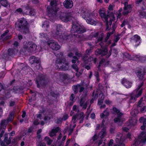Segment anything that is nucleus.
Returning a JSON list of instances; mask_svg holds the SVG:
<instances>
[{"label":"nucleus","instance_id":"nucleus-1","mask_svg":"<svg viewBox=\"0 0 146 146\" xmlns=\"http://www.w3.org/2000/svg\"><path fill=\"white\" fill-rule=\"evenodd\" d=\"M52 0H48L51 1L50 5L47 8V12L48 16L50 19L53 20L58 17L59 16L60 18L63 21L67 22L69 21L71 18L70 16V14H66L64 13H61L58 15L57 12L59 9L57 7L56 4L57 2L56 1H51Z\"/></svg>","mask_w":146,"mask_h":146},{"label":"nucleus","instance_id":"nucleus-2","mask_svg":"<svg viewBox=\"0 0 146 146\" xmlns=\"http://www.w3.org/2000/svg\"><path fill=\"white\" fill-rule=\"evenodd\" d=\"M105 9L104 8H103L99 10V13L101 17L103 18L106 23V30L108 31L110 29V27H109V23L110 26L112 23V21H114L116 22L117 19H115L114 17V15L111 13L109 16H106L105 14Z\"/></svg>","mask_w":146,"mask_h":146},{"label":"nucleus","instance_id":"nucleus-3","mask_svg":"<svg viewBox=\"0 0 146 146\" xmlns=\"http://www.w3.org/2000/svg\"><path fill=\"white\" fill-rule=\"evenodd\" d=\"M81 15L82 17L86 20L88 23L94 25H96L97 22L92 19V18H95L94 15L90 13L89 11L86 9H83L81 11Z\"/></svg>","mask_w":146,"mask_h":146},{"label":"nucleus","instance_id":"nucleus-4","mask_svg":"<svg viewBox=\"0 0 146 146\" xmlns=\"http://www.w3.org/2000/svg\"><path fill=\"white\" fill-rule=\"evenodd\" d=\"M143 84V83L142 82L136 90H134L131 94L129 101V103L135 102L136 101V99L141 95L143 89L141 87Z\"/></svg>","mask_w":146,"mask_h":146},{"label":"nucleus","instance_id":"nucleus-5","mask_svg":"<svg viewBox=\"0 0 146 146\" xmlns=\"http://www.w3.org/2000/svg\"><path fill=\"white\" fill-rule=\"evenodd\" d=\"M56 65L57 68L61 70H67L69 69L68 64L64 59L58 58L56 61Z\"/></svg>","mask_w":146,"mask_h":146},{"label":"nucleus","instance_id":"nucleus-6","mask_svg":"<svg viewBox=\"0 0 146 146\" xmlns=\"http://www.w3.org/2000/svg\"><path fill=\"white\" fill-rule=\"evenodd\" d=\"M85 31V29L83 26L80 25L77 23L76 24L74 23H73L71 30V33H82Z\"/></svg>","mask_w":146,"mask_h":146},{"label":"nucleus","instance_id":"nucleus-7","mask_svg":"<svg viewBox=\"0 0 146 146\" xmlns=\"http://www.w3.org/2000/svg\"><path fill=\"white\" fill-rule=\"evenodd\" d=\"M36 45L34 43L29 42L26 43L24 48L28 52L35 51L36 50Z\"/></svg>","mask_w":146,"mask_h":146},{"label":"nucleus","instance_id":"nucleus-8","mask_svg":"<svg viewBox=\"0 0 146 146\" xmlns=\"http://www.w3.org/2000/svg\"><path fill=\"white\" fill-rule=\"evenodd\" d=\"M143 143L146 142V134L145 133H141L139 137L135 140L134 143L131 146H140V142Z\"/></svg>","mask_w":146,"mask_h":146},{"label":"nucleus","instance_id":"nucleus-9","mask_svg":"<svg viewBox=\"0 0 146 146\" xmlns=\"http://www.w3.org/2000/svg\"><path fill=\"white\" fill-rule=\"evenodd\" d=\"M27 25V21L24 19H19L16 23L15 27L18 29H25Z\"/></svg>","mask_w":146,"mask_h":146},{"label":"nucleus","instance_id":"nucleus-10","mask_svg":"<svg viewBox=\"0 0 146 146\" xmlns=\"http://www.w3.org/2000/svg\"><path fill=\"white\" fill-rule=\"evenodd\" d=\"M113 111L112 112L113 113L115 114H117V117L114 119V122H115L118 123L122 122L123 121L121 119V117L122 115V113L115 108H113Z\"/></svg>","mask_w":146,"mask_h":146},{"label":"nucleus","instance_id":"nucleus-11","mask_svg":"<svg viewBox=\"0 0 146 146\" xmlns=\"http://www.w3.org/2000/svg\"><path fill=\"white\" fill-rule=\"evenodd\" d=\"M14 112H12L10 114L7 120H4L2 121L1 123V127L4 129L6 128V126L8 123V121H11L14 118Z\"/></svg>","mask_w":146,"mask_h":146},{"label":"nucleus","instance_id":"nucleus-12","mask_svg":"<svg viewBox=\"0 0 146 146\" xmlns=\"http://www.w3.org/2000/svg\"><path fill=\"white\" fill-rule=\"evenodd\" d=\"M89 103V100L86 96H84L81 98L80 102V106H83V108L85 109L86 108L87 106Z\"/></svg>","mask_w":146,"mask_h":146},{"label":"nucleus","instance_id":"nucleus-13","mask_svg":"<svg viewBox=\"0 0 146 146\" xmlns=\"http://www.w3.org/2000/svg\"><path fill=\"white\" fill-rule=\"evenodd\" d=\"M106 134V132L104 129L102 130L99 133L98 136L96 135H95L93 137L92 139L93 141L95 142L96 140L99 139L100 137L101 139L104 137Z\"/></svg>","mask_w":146,"mask_h":146},{"label":"nucleus","instance_id":"nucleus-14","mask_svg":"<svg viewBox=\"0 0 146 146\" xmlns=\"http://www.w3.org/2000/svg\"><path fill=\"white\" fill-rule=\"evenodd\" d=\"M130 41L133 44L135 43V45L138 46L140 43V37L137 35H135L132 36L131 38Z\"/></svg>","mask_w":146,"mask_h":146},{"label":"nucleus","instance_id":"nucleus-15","mask_svg":"<svg viewBox=\"0 0 146 146\" xmlns=\"http://www.w3.org/2000/svg\"><path fill=\"white\" fill-rule=\"evenodd\" d=\"M122 137V134L121 133H119L117 135L116 137L115 141L119 145L115 146H125L124 144L122 143L123 140Z\"/></svg>","mask_w":146,"mask_h":146},{"label":"nucleus","instance_id":"nucleus-16","mask_svg":"<svg viewBox=\"0 0 146 146\" xmlns=\"http://www.w3.org/2000/svg\"><path fill=\"white\" fill-rule=\"evenodd\" d=\"M48 44L54 50H58L60 48V45H59L56 42L53 41H52L50 43L48 42Z\"/></svg>","mask_w":146,"mask_h":146},{"label":"nucleus","instance_id":"nucleus-17","mask_svg":"<svg viewBox=\"0 0 146 146\" xmlns=\"http://www.w3.org/2000/svg\"><path fill=\"white\" fill-rule=\"evenodd\" d=\"M127 3L125 2L124 4L125 6L124 8L123 11V14L124 15H127L131 11V5H127Z\"/></svg>","mask_w":146,"mask_h":146},{"label":"nucleus","instance_id":"nucleus-18","mask_svg":"<svg viewBox=\"0 0 146 146\" xmlns=\"http://www.w3.org/2000/svg\"><path fill=\"white\" fill-rule=\"evenodd\" d=\"M121 82L122 84L127 88H129L132 86V82L125 78H123L122 79Z\"/></svg>","mask_w":146,"mask_h":146},{"label":"nucleus","instance_id":"nucleus-19","mask_svg":"<svg viewBox=\"0 0 146 146\" xmlns=\"http://www.w3.org/2000/svg\"><path fill=\"white\" fill-rule=\"evenodd\" d=\"M53 35V36L56 37L59 40L60 39L61 40V39L63 40L64 39L63 36L62 35V33L61 31H56V32H54Z\"/></svg>","mask_w":146,"mask_h":146},{"label":"nucleus","instance_id":"nucleus-20","mask_svg":"<svg viewBox=\"0 0 146 146\" xmlns=\"http://www.w3.org/2000/svg\"><path fill=\"white\" fill-rule=\"evenodd\" d=\"M64 6L67 8H70L73 6L72 0H66L63 3Z\"/></svg>","mask_w":146,"mask_h":146},{"label":"nucleus","instance_id":"nucleus-21","mask_svg":"<svg viewBox=\"0 0 146 146\" xmlns=\"http://www.w3.org/2000/svg\"><path fill=\"white\" fill-rule=\"evenodd\" d=\"M26 11L24 9H23V11L26 14H28L29 13L30 15H33L35 14V10L33 9H30L29 7H26Z\"/></svg>","mask_w":146,"mask_h":146},{"label":"nucleus","instance_id":"nucleus-22","mask_svg":"<svg viewBox=\"0 0 146 146\" xmlns=\"http://www.w3.org/2000/svg\"><path fill=\"white\" fill-rule=\"evenodd\" d=\"M143 100V98H141L137 106L138 107H141L140 109L141 111L143 112H144L146 111V107L143 106V103L142 102Z\"/></svg>","mask_w":146,"mask_h":146},{"label":"nucleus","instance_id":"nucleus-23","mask_svg":"<svg viewBox=\"0 0 146 146\" xmlns=\"http://www.w3.org/2000/svg\"><path fill=\"white\" fill-rule=\"evenodd\" d=\"M108 51V50L107 48H105L103 51L101 49H97L96 51L95 54L97 55L101 54L102 55H104L107 54Z\"/></svg>","mask_w":146,"mask_h":146},{"label":"nucleus","instance_id":"nucleus-24","mask_svg":"<svg viewBox=\"0 0 146 146\" xmlns=\"http://www.w3.org/2000/svg\"><path fill=\"white\" fill-rule=\"evenodd\" d=\"M29 61L32 64L38 63L40 62V59L39 58L32 56L30 58Z\"/></svg>","mask_w":146,"mask_h":146},{"label":"nucleus","instance_id":"nucleus-25","mask_svg":"<svg viewBox=\"0 0 146 146\" xmlns=\"http://www.w3.org/2000/svg\"><path fill=\"white\" fill-rule=\"evenodd\" d=\"M145 73L144 68H142L141 70L137 71L136 72L137 74L140 79H142L144 74Z\"/></svg>","mask_w":146,"mask_h":146},{"label":"nucleus","instance_id":"nucleus-26","mask_svg":"<svg viewBox=\"0 0 146 146\" xmlns=\"http://www.w3.org/2000/svg\"><path fill=\"white\" fill-rule=\"evenodd\" d=\"M139 121L140 122L143 123V125L141 127V129L142 130L144 129L146 126V116L145 117H141Z\"/></svg>","mask_w":146,"mask_h":146},{"label":"nucleus","instance_id":"nucleus-27","mask_svg":"<svg viewBox=\"0 0 146 146\" xmlns=\"http://www.w3.org/2000/svg\"><path fill=\"white\" fill-rule=\"evenodd\" d=\"M58 130L59 128L58 127L52 129L51 132L50 133V136L51 137H52L55 136L56 133L58 132Z\"/></svg>","mask_w":146,"mask_h":146},{"label":"nucleus","instance_id":"nucleus-28","mask_svg":"<svg viewBox=\"0 0 146 146\" xmlns=\"http://www.w3.org/2000/svg\"><path fill=\"white\" fill-rule=\"evenodd\" d=\"M137 119L135 117L130 119L129 121L130 126H132L133 125H135L137 123Z\"/></svg>","mask_w":146,"mask_h":146},{"label":"nucleus","instance_id":"nucleus-29","mask_svg":"<svg viewBox=\"0 0 146 146\" xmlns=\"http://www.w3.org/2000/svg\"><path fill=\"white\" fill-rule=\"evenodd\" d=\"M99 97L100 98L98 102V105H100L103 102L104 96L103 94H99Z\"/></svg>","mask_w":146,"mask_h":146},{"label":"nucleus","instance_id":"nucleus-30","mask_svg":"<svg viewBox=\"0 0 146 146\" xmlns=\"http://www.w3.org/2000/svg\"><path fill=\"white\" fill-rule=\"evenodd\" d=\"M109 112L107 111L106 110L104 111L103 113L100 114V117L101 118H103L105 116H108L109 114Z\"/></svg>","mask_w":146,"mask_h":146},{"label":"nucleus","instance_id":"nucleus-31","mask_svg":"<svg viewBox=\"0 0 146 146\" xmlns=\"http://www.w3.org/2000/svg\"><path fill=\"white\" fill-rule=\"evenodd\" d=\"M0 3L2 5L5 7H7L8 5L6 0H1L0 1Z\"/></svg>","mask_w":146,"mask_h":146},{"label":"nucleus","instance_id":"nucleus-32","mask_svg":"<svg viewBox=\"0 0 146 146\" xmlns=\"http://www.w3.org/2000/svg\"><path fill=\"white\" fill-rule=\"evenodd\" d=\"M138 113L139 111L135 109L132 111L131 112V114L132 116H136Z\"/></svg>","mask_w":146,"mask_h":146},{"label":"nucleus","instance_id":"nucleus-33","mask_svg":"<svg viewBox=\"0 0 146 146\" xmlns=\"http://www.w3.org/2000/svg\"><path fill=\"white\" fill-rule=\"evenodd\" d=\"M45 140L46 141L47 144L48 145L50 144L52 142V141L49 139L48 137H46L44 138Z\"/></svg>","mask_w":146,"mask_h":146},{"label":"nucleus","instance_id":"nucleus-34","mask_svg":"<svg viewBox=\"0 0 146 146\" xmlns=\"http://www.w3.org/2000/svg\"><path fill=\"white\" fill-rule=\"evenodd\" d=\"M45 113L44 111H40V113L37 116V117L40 119H41V117L43 115H44Z\"/></svg>","mask_w":146,"mask_h":146},{"label":"nucleus","instance_id":"nucleus-35","mask_svg":"<svg viewBox=\"0 0 146 146\" xmlns=\"http://www.w3.org/2000/svg\"><path fill=\"white\" fill-rule=\"evenodd\" d=\"M48 22L47 21H45L42 24V27H48Z\"/></svg>","mask_w":146,"mask_h":146},{"label":"nucleus","instance_id":"nucleus-36","mask_svg":"<svg viewBox=\"0 0 146 146\" xmlns=\"http://www.w3.org/2000/svg\"><path fill=\"white\" fill-rule=\"evenodd\" d=\"M95 92L94 91L92 93V96L95 99L97 98L98 97V93L97 92H96L95 94Z\"/></svg>","mask_w":146,"mask_h":146},{"label":"nucleus","instance_id":"nucleus-37","mask_svg":"<svg viewBox=\"0 0 146 146\" xmlns=\"http://www.w3.org/2000/svg\"><path fill=\"white\" fill-rule=\"evenodd\" d=\"M52 118V115H49V116H48L47 117L46 116H45L44 118V119L45 120H48L50 119L51 118Z\"/></svg>","mask_w":146,"mask_h":146},{"label":"nucleus","instance_id":"nucleus-38","mask_svg":"<svg viewBox=\"0 0 146 146\" xmlns=\"http://www.w3.org/2000/svg\"><path fill=\"white\" fill-rule=\"evenodd\" d=\"M72 68L75 69L76 71H78V69L77 66L75 64H74L72 66Z\"/></svg>","mask_w":146,"mask_h":146},{"label":"nucleus","instance_id":"nucleus-39","mask_svg":"<svg viewBox=\"0 0 146 146\" xmlns=\"http://www.w3.org/2000/svg\"><path fill=\"white\" fill-rule=\"evenodd\" d=\"M122 10V9H121L119 10V12L118 13H116L115 15H117V18H119L120 17V16L121 15V14L120 13V12H121Z\"/></svg>","mask_w":146,"mask_h":146},{"label":"nucleus","instance_id":"nucleus-40","mask_svg":"<svg viewBox=\"0 0 146 146\" xmlns=\"http://www.w3.org/2000/svg\"><path fill=\"white\" fill-rule=\"evenodd\" d=\"M113 32H112V33L110 32L107 33V37H106V39L107 40L109 38L110 35L113 34Z\"/></svg>","mask_w":146,"mask_h":146},{"label":"nucleus","instance_id":"nucleus-41","mask_svg":"<svg viewBox=\"0 0 146 146\" xmlns=\"http://www.w3.org/2000/svg\"><path fill=\"white\" fill-rule=\"evenodd\" d=\"M24 9L25 10V11H26V8H23V10H22L21 8H19L18 9H17V11L18 12H21L23 11V12L25 13V12H24L23 9Z\"/></svg>","mask_w":146,"mask_h":146},{"label":"nucleus","instance_id":"nucleus-42","mask_svg":"<svg viewBox=\"0 0 146 146\" xmlns=\"http://www.w3.org/2000/svg\"><path fill=\"white\" fill-rule=\"evenodd\" d=\"M74 59L72 60V62L73 63H75L76 62V61H77L78 59L75 56H74L73 57Z\"/></svg>","mask_w":146,"mask_h":146},{"label":"nucleus","instance_id":"nucleus-43","mask_svg":"<svg viewBox=\"0 0 146 146\" xmlns=\"http://www.w3.org/2000/svg\"><path fill=\"white\" fill-rule=\"evenodd\" d=\"M68 117V115L67 114H65L64 115L62 119L64 120H65L67 119Z\"/></svg>","mask_w":146,"mask_h":146},{"label":"nucleus","instance_id":"nucleus-44","mask_svg":"<svg viewBox=\"0 0 146 146\" xmlns=\"http://www.w3.org/2000/svg\"><path fill=\"white\" fill-rule=\"evenodd\" d=\"M9 32L8 30H6L5 32L4 33L3 35H1V37L2 38H3L4 36H5Z\"/></svg>","mask_w":146,"mask_h":146},{"label":"nucleus","instance_id":"nucleus-45","mask_svg":"<svg viewBox=\"0 0 146 146\" xmlns=\"http://www.w3.org/2000/svg\"><path fill=\"white\" fill-rule=\"evenodd\" d=\"M38 79H37L36 80V83L37 84V86L38 87V88H39L40 86H39V83H40V80L41 81V79H40V80H39L38 81Z\"/></svg>","mask_w":146,"mask_h":146},{"label":"nucleus","instance_id":"nucleus-46","mask_svg":"<svg viewBox=\"0 0 146 146\" xmlns=\"http://www.w3.org/2000/svg\"><path fill=\"white\" fill-rule=\"evenodd\" d=\"M113 141L112 139H111L108 143V145L109 146H111L113 143Z\"/></svg>","mask_w":146,"mask_h":146},{"label":"nucleus","instance_id":"nucleus-47","mask_svg":"<svg viewBox=\"0 0 146 146\" xmlns=\"http://www.w3.org/2000/svg\"><path fill=\"white\" fill-rule=\"evenodd\" d=\"M77 117L76 115H74L72 118V120L74 121V123L76 122V119Z\"/></svg>","mask_w":146,"mask_h":146},{"label":"nucleus","instance_id":"nucleus-48","mask_svg":"<svg viewBox=\"0 0 146 146\" xmlns=\"http://www.w3.org/2000/svg\"><path fill=\"white\" fill-rule=\"evenodd\" d=\"M113 8V6L110 5L108 7V9L110 10H112Z\"/></svg>","mask_w":146,"mask_h":146},{"label":"nucleus","instance_id":"nucleus-49","mask_svg":"<svg viewBox=\"0 0 146 146\" xmlns=\"http://www.w3.org/2000/svg\"><path fill=\"white\" fill-rule=\"evenodd\" d=\"M117 26L116 24H114L113 25L112 28L113 29V31L112 32H114L115 29L116 27Z\"/></svg>","mask_w":146,"mask_h":146},{"label":"nucleus","instance_id":"nucleus-50","mask_svg":"<svg viewBox=\"0 0 146 146\" xmlns=\"http://www.w3.org/2000/svg\"><path fill=\"white\" fill-rule=\"evenodd\" d=\"M84 113L83 112H81L80 115V119H83L84 118Z\"/></svg>","mask_w":146,"mask_h":146},{"label":"nucleus","instance_id":"nucleus-51","mask_svg":"<svg viewBox=\"0 0 146 146\" xmlns=\"http://www.w3.org/2000/svg\"><path fill=\"white\" fill-rule=\"evenodd\" d=\"M123 130L124 131H125V132H127L129 130V129L127 127H124L123 128Z\"/></svg>","mask_w":146,"mask_h":146},{"label":"nucleus","instance_id":"nucleus-52","mask_svg":"<svg viewBox=\"0 0 146 146\" xmlns=\"http://www.w3.org/2000/svg\"><path fill=\"white\" fill-rule=\"evenodd\" d=\"M127 24V23L126 21H123L122 23L121 24V27H123L125 25Z\"/></svg>","mask_w":146,"mask_h":146},{"label":"nucleus","instance_id":"nucleus-53","mask_svg":"<svg viewBox=\"0 0 146 146\" xmlns=\"http://www.w3.org/2000/svg\"><path fill=\"white\" fill-rule=\"evenodd\" d=\"M91 117L92 119H94L95 118V114L94 113H92L91 115Z\"/></svg>","mask_w":146,"mask_h":146},{"label":"nucleus","instance_id":"nucleus-54","mask_svg":"<svg viewBox=\"0 0 146 146\" xmlns=\"http://www.w3.org/2000/svg\"><path fill=\"white\" fill-rule=\"evenodd\" d=\"M41 37H45L46 38V36H47L46 34H45L43 33H42L40 34Z\"/></svg>","mask_w":146,"mask_h":146},{"label":"nucleus","instance_id":"nucleus-55","mask_svg":"<svg viewBox=\"0 0 146 146\" xmlns=\"http://www.w3.org/2000/svg\"><path fill=\"white\" fill-rule=\"evenodd\" d=\"M39 123V122L38 121L35 120L34 122V124L35 125H36Z\"/></svg>","mask_w":146,"mask_h":146},{"label":"nucleus","instance_id":"nucleus-56","mask_svg":"<svg viewBox=\"0 0 146 146\" xmlns=\"http://www.w3.org/2000/svg\"><path fill=\"white\" fill-rule=\"evenodd\" d=\"M15 103L14 102H11L10 103V106H13L14 105Z\"/></svg>","mask_w":146,"mask_h":146},{"label":"nucleus","instance_id":"nucleus-57","mask_svg":"<svg viewBox=\"0 0 146 146\" xmlns=\"http://www.w3.org/2000/svg\"><path fill=\"white\" fill-rule=\"evenodd\" d=\"M76 55L78 57H79L81 56V54L80 53L78 52H77L76 53Z\"/></svg>","mask_w":146,"mask_h":146},{"label":"nucleus","instance_id":"nucleus-58","mask_svg":"<svg viewBox=\"0 0 146 146\" xmlns=\"http://www.w3.org/2000/svg\"><path fill=\"white\" fill-rule=\"evenodd\" d=\"M90 111L88 109V110H87V111L86 112V113L87 114H88V115L86 117V119H88V116L89 115V114L90 113Z\"/></svg>","mask_w":146,"mask_h":146},{"label":"nucleus","instance_id":"nucleus-59","mask_svg":"<svg viewBox=\"0 0 146 146\" xmlns=\"http://www.w3.org/2000/svg\"><path fill=\"white\" fill-rule=\"evenodd\" d=\"M105 103L106 104H109L111 103V102L109 100H106L105 101Z\"/></svg>","mask_w":146,"mask_h":146},{"label":"nucleus","instance_id":"nucleus-60","mask_svg":"<svg viewBox=\"0 0 146 146\" xmlns=\"http://www.w3.org/2000/svg\"><path fill=\"white\" fill-rule=\"evenodd\" d=\"M74 94H72L71 95V96L70 98V100H73V99H74Z\"/></svg>","mask_w":146,"mask_h":146},{"label":"nucleus","instance_id":"nucleus-61","mask_svg":"<svg viewBox=\"0 0 146 146\" xmlns=\"http://www.w3.org/2000/svg\"><path fill=\"white\" fill-rule=\"evenodd\" d=\"M119 38L118 37H117L114 39V41L115 42H117V41L119 40Z\"/></svg>","mask_w":146,"mask_h":146},{"label":"nucleus","instance_id":"nucleus-62","mask_svg":"<svg viewBox=\"0 0 146 146\" xmlns=\"http://www.w3.org/2000/svg\"><path fill=\"white\" fill-rule=\"evenodd\" d=\"M33 130V128L32 127H31L28 129V131L29 132H32Z\"/></svg>","mask_w":146,"mask_h":146},{"label":"nucleus","instance_id":"nucleus-63","mask_svg":"<svg viewBox=\"0 0 146 146\" xmlns=\"http://www.w3.org/2000/svg\"><path fill=\"white\" fill-rule=\"evenodd\" d=\"M93 59V58H92L90 57V58H88V61L89 62L90 61H92Z\"/></svg>","mask_w":146,"mask_h":146},{"label":"nucleus","instance_id":"nucleus-64","mask_svg":"<svg viewBox=\"0 0 146 146\" xmlns=\"http://www.w3.org/2000/svg\"><path fill=\"white\" fill-rule=\"evenodd\" d=\"M103 37V36L102 35H101L100 37L98 39V40L99 41H101Z\"/></svg>","mask_w":146,"mask_h":146}]
</instances>
